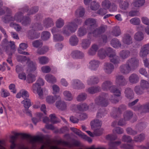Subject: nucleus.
I'll list each match as a JSON object with an SVG mask.
<instances>
[{
    "instance_id": "nucleus-2",
    "label": "nucleus",
    "mask_w": 149,
    "mask_h": 149,
    "mask_svg": "<svg viewBox=\"0 0 149 149\" xmlns=\"http://www.w3.org/2000/svg\"><path fill=\"white\" fill-rule=\"evenodd\" d=\"M101 88L104 91L109 90L113 93L114 96H112L109 99L114 103L118 102L119 100L115 99V96L119 97L121 95V91L115 85H113V83L110 80H106L104 81L102 84Z\"/></svg>"
},
{
    "instance_id": "nucleus-15",
    "label": "nucleus",
    "mask_w": 149,
    "mask_h": 149,
    "mask_svg": "<svg viewBox=\"0 0 149 149\" xmlns=\"http://www.w3.org/2000/svg\"><path fill=\"white\" fill-rule=\"evenodd\" d=\"M115 82L118 86H123L127 84V81L123 75L118 74L116 77Z\"/></svg>"
},
{
    "instance_id": "nucleus-22",
    "label": "nucleus",
    "mask_w": 149,
    "mask_h": 149,
    "mask_svg": "<svg viewBox=\"0 0 149 149\" xmlns=\"http://www.w3.org/2000/svg\"><path fill=\"white\" fill-rule=\"evenodd\" d=\"M122 41L124 44L129 45L132 43V38L129 34H124L122 38Z\"/></svg>"
},
{
    "instance_id": "nucleus-45",
    "label": "nucleus",
    "mask_w": 149,
    "mask_h": 149,
    "mask_svg": "<svg viewBox=\"0 0 149 149\" xmlns=\"http://www.w3.org/2000/svg\"><path fill=\"white\" fill-rule=\"evenodd\" d=\"M141 87L143 90L147 89L149 88V84L148 82L144 80H142L140 82Z\"/></svg>"
},
{
    "instance_id": "nucleus-21",
    "label": "nucleus",
    "mask_w": 149,
    "mask_h": 149,
    "mask_svg": "<svg viewBox=\"0 0 149 149\" xmlns=\"http://www.w3.org/2000/svg\"><path fill=\"white\" fill-rule=\"evenodd\" d=\"M99 49V45L96 44H93L88 50L87 53L89 56H94L96 54Z\"/></svg>"
},
{
    "instance_id": "nucleus-54",
    "label": "nucleus",
    "mask_w": 149,
    "mask_h": 149,
    "mask_svg": "<svg viewBox=\"0 0 149 149\" xmlns=\"http://www.w3.org/2000/svg\"><path fill=\"white\" fill-rule=\"evenodd\" d=\"M30 22V19L29 17H23L21 22L22 25L26 26L29 24Z\"/></svg>"
},
{
    "instance_id": "nucleus-63",
    "label": "nucleus",
    "mask_w": 149,
    "mask_h": 149,
    "mask_svg": "<svg viewBox=\"0 0 149 149\" xmlns=\"http://www.w3.org/2000/svg\"><path fill=\"white\" fill-rule=\"evenodd\" d=\"M38 7L37 6L32 8L29 10H27V12L29 15L33 14L38 12Z\"/></svg>"
},
{
    "instance_id": "nucleus-8",
    "label": "nucleus",
    "mask_w": 149,
    "mask_h": 149,
    "mask_svg": "<svg viewBox=\"0 0 149 149\" xmlns=\"http://www.w3.org/2000/svg\"><path fill=\"white\" fill-rule=\"evenodd\" d=\"M44 84V80L41 78H39L32 86V90L33 93H37L40 99H43V91L41 86H43Z\"/></svg>"
},
{
    "instance_id": "nucleus-3",
    "label": "nucleus",
    "mask_w": 149,
    "mask_h": 149,
    "mask_svg": "<svg viewBox=\"0 0 149 149\" xmlns=\"http://www.w3.org/2000/svg\"><path fill=\"white\" fill-rule=\"evenodd\" d=\"M139 61L135 58L128 59L125 64H123L120 67V71L124 74H128L134 71L139 66Z\"/></svg>"
},
{
    "instance_id": "nucleus-34",
    "label": "nucleus",
    "mask_w": 149,
    "mask_h": 149,
    "mask_svg": "<svg viewBox=\"0 0 149 149\" xmlns=\"http://www.w3.org/2000/svg\"><path fill=\"white\" fill-rule=\"evenodd\" d=\"M100 90V88L98 86H91L88 88L86 91L91 94H94L99 91Z\"/></svg>"
},
{
    "instance_id": "nucleus-20",
    "label": "nucleus",
    "mask_w": 149,
    "mask_h": 149,
    "mask_svg": "<svg viewBox=\"0 0 149 149\" xmlns=\"http://www.w3.org/2000/svg\"><path fill=\"white\" fill-rule=\"evenodd\" d=\"M110 45L116 49H118L119 48L122 49L124 48L121 42L116 38H114L111 40Z\"/></svg>"
},
{
    "instance_id": "nucleus-7",
    "label": "nucleus",
    "mask_w": 149,
    "mask_h": 149,
    "mask_svg": "<svg viewBox=\"0 0 149 149\" xmlns=\"http://www.w3.org/2000/svg\"><path fill=\"white\" fill-rule=\"evenodd\" d=\"M11 13L6 12L7 15L2 18V21L6 23H8L10 21H15L17 22H21L23 16V14L21 12H18L15 15L14 17L11 16L12 11Z\"/></svg>"
},
{
    "instance_id": "nucleus-56",
    "label": "nucleus",
    "mask_w": 149,
    "mask_h": 149,
    "mask_svg": "<svg viewBox=\"0 0 149 149\" xmlns=\"http://www.w3.org/2000/svg\"><path fill=\"white\" fill-rule=\"evenodd\" d=\"M145 3V0H136L133 3L134 6L137 7L142 6Z\"/></svg>"
},
{
    "instance_id": "nucleus-32",
    "label": "nucleus",
    "mask_w": 149,
    "mask_h": 149,
    "mask_svg": "<svg viewBox=\"0 0 149 149\" xmlns=\"http://www.w3.org/2000/svg\"><path fill=\"white\" fill-rule=\"evenodd\" d=\"M125 97L129 99L133 98L134 95L133 90L129 88H127L125 89Z\"/></svg>"
},
{
    "instance_id": "nucleus-11",
    "label": "nucleus",
    "mask_w": 149,
    "mask_h": 149,
    "mask_svg": "<svg viewBox=\"0 0 149 149\" xmlns=\"http://www.w3.org/2000/svg\"><path fill=\"white\" fill-rule=\"evenodd\" d=\"M108 96L105 93H103L95 100L96 105L106 107L108 105Z\"/></svg>"
},
{
    "instance_id": "nucleus-62",
    "label": "nucleus",
    "mask_w": 149,
    "mask_h": 149,
    "mask_svg": "<svg viewBox=\"0 0 149 149\" xmlns=\"http://www.w3.org/2000/svg\"><path fill=\"white\" fill-rule=\"evenodd\" d=\"M41 70L42 72L44 73H48L51 70L50 67L48 65L44 66L41 68Z\"/></svg>"
},
{
    "instance_id": "nucleus-16",
    "label": "nucleus",
    "mask_w": 149,
    "mask_h": 149,
    "mask_svg": "<svg viewBox=\"0 0 149 149\" xmlns=\"http://www.w3.org/2000/svg\"><path fill=\"white\" fill-rule=\"evenodd\" d=\"M71 86L73 88L77 90L85 88L84 84L78 79H74L72 81Z\"/></svg>"
},
{
    "instance_id": "nucleus-49",
    "label": "nucleus",
    "mask_w": 149,
    "mask_h": 149,
    "mask_svg": "<svg viewBox=\"0 0 149 149\" xmlns=\"http://www.w3.org/2000/svg\"><path fill=\"white\" fill-rule=\"evenodd\" d=\"M51 36L50 33L47 31H44L42 32L41 38L42 40H46L49 39Z\"/></svg>"
},
{
    "instance_id": "nucleus-57",
    "label": "nucleus",
    "mask_w": 149,
    "mask_h": 149,
    "mask_svg": "<svg viewBox=\"0 0 149 149\" xmlns=\"http://www.w3.org/2000/svg\"><path fill=\"white\" fill-rule=\"evenodd\" d=\"M100 5L99 3L95 1L92 2L91 3L90 8L93 10H96L99 8Z\"/></svg>"
},
{
    "instance_id": "nucleus-38",
    "label": "nucleus",
    "mask_w": 149,
    "mask_h": 149,
    "mask_svg": "<svg viewBox=\"0 0 149 149\" xmlns=\"http://www.w3.org/2000/svg\"><path fill=\"white\" fill-rule=\"evenodd\" d=\"M102 124V122L99 120L95 119L91 121V125L92 128L100 127Z\"/></svg>"
},
{
    "instance_id": "nucleus-58",
    "label": "nucleus",
    "mask_w": 149,
    "mask_h": 149,
    "mask_svg": "<svg viewBox=\"0 0 149 149\" xmlns=\"http://www.w3.org/2000/svg\"><path fill=\"white\" fill-rule=\"evenodd\" d=\"M10 93L6 89L2 88L1 91V96L3 97H7L10 95Z\"/></svg>"
},
{
    "instance_id": "nucleus-60",
    "label": "nucleus",
    "mask_w": 149,
    "mask_h": 149,
    "mask_svg": "<svg viewBox=\"0 0 149 149\" xmlns=\"http://www.w3.org/2000/svg\"><path fill=\"white\" fill-rule=\"evenodd\" d=\"M70 129L76 134L81 137H82L84 133L82 132L79 130L74 127H71Z\"/></svg>"
},
{
    "instance_id": "nucleus-17",
    "label": "nucleus",
    "mask_w": 149,
    "mask_h": 149,
    "mask_svg": "<svg viewBox=\"0 0 149 149\" xmlns=\"http://www.w3.org/2000/svg\"><path fill=\"white\" fill-rule=\"evenodd\" d=\"M103 70L107 74H110L114 69V66L113 64L109 62H106L104 65Z\"/></svg>"
},
{
    "instance_id": "nucleus-64",
    "label": "nucleus",
    "mask_w": 149,
    "mask_h": 149,
    "mask_svg": "<svg viewBox=\"0 0 149 149\" xmlns=\"http://www.w3.org/2000/svg\"><path fill=\"white\" fill-rule=\"evenodd\" d=\"M143 112H149V103L141 106Z\"/></svg>"
},
{
    "instance_id": "nucleus-28",
    "label": "nucleus",
    "mask_w": 149,
    "mask_h": 149,
    "mask_svg": "<svg viewBox=\"0 0 149 149\" xmlns=\"http://www.w3.org/2000/svg\"><path fill=\"white\" fill-rule=\"evenodd\" d=\"M63 95L65 100L68 101H70L73 99V97L71 92L68 90H65L63 92Z\"/></svg>"
},
{
    "instance_id": "nucleus-51",
    "label": "nucleus",
    "mask_w": 149,
    "mask_h": 149,
    "mask_svg": "<svg viewBox=\"0 0 149 149\" xmlns=\"http://www.w3.org/2000/svg\"><path fill=\"white\" fill-rule=\"evenodd\" d=\"M111 4V2L109 1L105 0L102 2V6L104 8L107 10L109 8Z\"/></svg>"
},
{
    "instance_id": "nucleus-52",
    "label": "nucleus",
    "mask_w": 149,
    "mask_h": 149,
    "mask_svg": "<svg viewBox=\"0 0 149 149\" xmlns=\"http://www.w3.org/2000/svg\"><path fill=\"white\" fill-rule=\"evenodd\" d=\"M129 4L127 1L121 2L120 3V7L123 10H126L128 8Z\"/></svg>"
},
{
    "instance_id": "nucleus-24",
    "label": "nucleus",
    "mask_w": 149,
    "mask_h": 149,
    "mask_svg": "<svg viewBox=\"0 0 149 149\" xmlns=\"http://www.w3.org/2000/svg\"><path fill=\"white\" fill-rule=\"evenodd\" d=\"M43 24L44 26L47 28H48L53 26L54 23L52 19L49 17H47L44 20Z\"/></svg>"
},
{
    "instance_id": "nucleus-33",
    "label": "nucleus",
    "mask_w": 149,
    "mask_h": 149,
    "mask_svg": "<svg viewBox=\"0 0 149 149\" xmlns=\"http://www.w3.org/2000/svg\"><path fill=\"white\" fill-rule=\"evenodd\" d=\"M109 54V53L107 51V49L106 51L104 49H101L98 51L97 55L100 59H103L105 58L107 55H108Z\"/></svg>"
},
{
    "instance_id": "nucleus-13",
    "label": "nucleus",
    "mask_w": 149,
    "mask_h": 149,
    "mask_svg": "<svg viewBox=\"0 0 149 149\" xmlns=\"http://www.w3.org/2000/svg\"><path fill=\"white\" fill-rule=\"evenodd\" d=\"M43 29V27L40 24L36 23L32 26V29L30 30L28 32L27 35L30 39L37 38L40 36V34L38 35L37 37L35 36V33L34 31L41 30Z\"/></svg>"
},
{
    "instance_id": "nucleus-14",
    "label": "nucleus",
    "mask_w": 149,
    "mask_h": 149,
    "mask_svg": "<svg viewBox=\"0 0 149 149\" xmlns=\"http://www.w3.org/2000/svg\"><path fill=\"white\" fill-rule=\"evenodd\" d=\"M88 106L85 103H83L77 105L72 104L70 107L71 110L74 112H77L76 108L80 111H85L88 109Z\"/></svg>"
},
{
    "instance_id": "nucleus-47",
    "label": "nucleus",
    "mask_w": 149,
    "mask_h": 149,
    "mask_svg": "<svg viewBox=\"0 0 149 149\" xmlns=\"http://www.w3.org/2000/svg\"><path fill=\"white\" fill-rule=\"evenodd\" d=\"M134 38L136 40L140 41L143 40L144 38L143 34L141 32H138L135 34Z\"/></svg>"
},
{
    "instance_id": "nucleus-50",
    "label": "nucleus",
    "mask_w": 149,
    "mask_h": 149,
    "mask_svg": "<svg viewBox=\"0 0 149 149\" xmlns=\"http://www.w3.org/2000/svg\"><path fill=\"white\" fill-rule=\"evenodd\" d=\"M22 103L24 104V106L25 109H28L31 106L30 100L28 98L24 99L22 102Z\"/></svg>"
},
{
    "instance_id": "nucleus-59",
    "label": "nucleus",
    "mask_w": 149,
    "mask_h": 149,
    "mask_svg": "<svg viewBox=\"0 0 149 149\" xmlns=\"http://www.w3.org/2000/svg\"><path fill=\"white\" fill-rule=\"evenodd\" d=\"M10 26L14 28L17 31H20L22 29L21 26L13 22L11 23L10 24Z\"/></svg>"
},
{
    "instance_id": "nucleus-39",
    "label": "nucleus",
    "mask_w": 149,
    "mask_h": 149,
    "mask_svg": "<svg viewBox=\"0 0 149 149\" xmlns=\"http://www.w3.org/2000/svg\"><path fill=\"white\" fill-rule=\"evenodd\" d=\"M36 117L32 119V121L35 125H36L37 123L41 121V119L43 117V115L41 113H38L36 114Z\"/></svg>"
},
{
    "instance_id": "nucleus-55",
    "label": "nucleus",
    "mask_w": 149,
    "mask_h": 149,
    "mask_svg": "<svg viewBox=\"0 0 149 149\" xmlns=\"http://www.w3.org/2000/svg\"><path fill=\"white\" fill-rule=\"evenodd\" d=\"M65 144L69 147H73L74 146H77L80 145L79 142L77 141H74L72 143L69 142H65Z\"/></svg>"
},
{
    "instance_id": "nucleus-19",
    "label": "nucleus",
    "mask_w": 149,
    "mask_h": 149,
    "mask_svg": "<svg viewBox=\"0 0 149 149\" xmlns=\"http://www.w3.org/2000/svg\"><path fill=\"white\" fill-rule=\"evenodd\" d=\"M149 53V44H147L143 46L141 48L139 55L143 58L146 57Z\"/></svg>"
},
{
    "instance_id": "nucleus-5",
    "label": "nucleus",
    "mask_w": 149,
    "mask_h": 149,
    "mask_svg": "<svg viewBox=\"0 0 149 149\" xmlns=\"http://www.w3.org/2000/svg\"><path fill=\"white\" fill-rule=\"evenodd\" d=\"M21 135L23 137L29 139V143L34 145L36 142L42 143L43 142V138L40 136H37L33 137L26 134L15 133L14 136L10 138V142H15L18 136L19 135Z\"/></svg>"
},
{
    "instance_id": "nucleus-10",
    "label": "nucleus",
    "mask_w": 149,
    "mask_h": 149,
    "mask_svg": "<svg viewBox=\"0 0 149 149\" xmlns=\"http://www.w3.org/2000/svg\"><path fill=\"white\" fill-rule=\"evenodd\" d=\"M107 51L109 53L108 56L110 61L115 65L120 63V57L117 55L115 51L112 48L109 47L107 48Z\"/></svg>"
},
{
    "instance_id": "nucleus-43",
    "label": "nucleus",
    "mask_w": 149,
    "mask_h": 149,
    "mask_svg": "<svg viewBox=\"0 0 149 149\" xmlns=\"http://www.w3.org/2000/svg\"><path fill=\"white\" fill-rule=\"evenodd\" d=\"M55 24L57 28H61L65 24L64 20L62 18H59L56 21Z\"/></svg>"
},
{
    "instance_id": "nucleus-46",
    "label": "nucleus",
    "mask_w": 149,
    "mask_h": 149,
    "mask_svg": "<svg viewBox=\"0 0 149 149\" xmlns=\"http://www.w3.org/2000/svg\"><path fill=\"white\" fill-rule=\"evenodd\" d=\"M36 76L31 74H29L26 77V81L28 83H32L36 79Z\"/></svg>"
},
{
    "instance_id": "nucleus-30",
    "label": "nucleus",
    "mask_w": 149,
    "mask_h": 149,
    "mask_svg": "<svg viewBox=\"0 0 149 149\" xmlns=\"http://www.w3.org/2000/svg\"><path fill=\"white\" fill-rule=\"evenodd\" d=\"M129 81L132 84H136L139 81V77L138 75L135 73L131 74L129 77Z\"/></svg>"
},
{
    "instance_id": "nucleus-27",
    "label": "nucleus",
    "mask_w": 149,
    "mask_h": 149,
    "mask_svg": "<svg viewBox=\"0 0 149 149\" xmlns=\"http://www.w3.org/2000/svg\"><path fill=\"white\" fill-rule=\"evenodd\" d=\"M99 82L98 77L95 76H91L89 77L87 80V83L89 85H92L97 84Z\"/></svg>"
},
{
    "instance_id": "nucleus-37",
    "label": "nucleus",
    "mask_w": 149,
    "mask_h": 149,
    "mask_svg": "<svg viewBox=\"0 0 149 149\" xmlns=\"http://www.w3.org/2000/svg\"><path fill=\"white\" fill-rule=\"evenodd\" d=\"M38 60L39 63L42 65L47 64L49 61V58L45 56H41L39 57Z\"/></svg>"
},
{
    "instance_id": "nucleus-1",
    "label": "nucleus",
    "mask_w": 149,
    "mask_h": 149,
    "mask_svg": "<svg viewBox=\"0 0 149 149\" xmlns=\"http://www.w3.org/2000/svg\"><path fill=\"white\" fill-rule=\"evenodd\" d=\"M85 24L90 26L88 29V34L92 33L94 36L96 37H100L101 34L104 32L106 28V26H102L94 30L97 26L96 20L93 18L87 19L85 22Z\"/></svg>"
},
{
    "instance_id": "nucleus-26",
    "label": "nucleus",
    "mask_w": 149,
    "mask_h": 149,
    "mask_svg": "<svg viewBox=\"0 0 149 149\" xmlns=\"http://www.w3.org/2000/svg\"><path fill=\"white\" fill-rule=\"evenodd\" d=\"M130 55V52L128 50H123L121 51L119 53L120 58L122 60H124L127 58Z\"/></svg>"
},
{
    "instance_id": "nucleus-61",
    "label": "nucleus",
    "mask_w": 149,
    "mask_h": 149,
    "mask_svg": "<svg viewBox=\"0 0 149 149\" xmlns=\"http://www.w3.org/2000/svg\"><path fill=\"white\" fill-rule=\"evenodd\" d=\"M48 50V48L47 47H45L41 49H38L37 53L39 54H43L47 52Z\"/></svg>"
},
{
    "instance_id": "nucleus-44",
    "label": "nucleus",
    "mask_w": 149,
    "mask_h": 149,
    "mask_svg": "<svg viewBox=\"0 0 149 149\" xmlns=\"http://www.w3.org/2000/svg\"><path fill=\"white\" fill-rule=\"evenodd\" d=\"M56 95L54 96L52 95H49L47 96L46 98V101L49 104H52L54 103L56 99Z\"/></svg>"
},
{
    "instance_id": "nucleus-6",
    "label": "nucleus",
    "mask_w": 149,
    "mask_h": 149,
    "mask_svg": "<svg viewBox=\"0 0 149 149\" xmlns=\"http://www.w3.org/2000/svg\"><path fill=\"white\" fill-rule=\"evenodd\" d=\"M17 59L18 61L21 62L27 61L28 68L27 70L28 72H33L36 70L37 66L36 63L34 61H31L29 58H27L25 56L19 55L17 56Z\"/></svg>"
},
{
    "instance_id": "nucleus-29",
    "label": "nucleus",
    "mask_w": 149,
    "mask_h": 149,
    "mask_svg": "<svg viewBox=\"0 0 149 149\" xmlns=\"http://www.w3.org/2000/svg\"><path fill=\"white\" fill-rule=\"evenodd\" d=\"M79 42V39L75 35L72 36L69 38V43L72 46H76L78 45Z\"/></svg>"
},
{
    "instance_id": "nucleus-40",
    "label": "nucleus",
    "mask_w": 149,
    "mask_h": 149,
    "mask_svg": "<svg viewBox=\"0 0 149 149\" xmlns=\"http://www.w3.org/2000/svg\"><path fill=\"white\" fill-rule=\"evenodd\" d=\"M87 95L85 93H79L76 98L77 101L78 102H82L84 101L87 98Z\"/></svg>"
},
{
    "instance_id": "nucleus-18",
    "label": "nucleus",
    "mask_w": 149,
    "mask_h": 149,
    "mask_svg": "<svg viewBox=\"0 0 149 149\" xmlns=\"http://www.w3.org/2000/svg\"><path fill=\"white\" fill-rule=\"evenodd\" d=\"M100 64V62L98 60H92L89 62L88 68L91 70L96 71L97 69Z\"/></svg>"
},
{
    "instance_id": "nucleus-25",
    "label": "nucleus",
    "mask_w": 149,
    "mask_h": 149,
    "mask_svg": "<svg viewBox=\"0 0 149 149\" xmlns=\"http://www.w3.org/2000/svg\"><path fill=\"white\" fill-rule=\"evenodd\" d=\"M91 43V40L88 38H85L82 40L80 45L83 49H86L89 47Z\"/></svg>"
},
{
    "instance_id": "nucleus-12",
    "label": "nucleus",
    "mask_w": 149,
    "mask_h": 149,
    "mask_svg": "<svg viewBox=\"0 0 149 149\" xmlns=\"http://www.w3.org/2000/svg\"><path fill=\"white\" fill-rule=\"evenodd\" d=\"M56 99H57L55 104L56 108L62 111L66 110L67 109L66 103L62 100L61 97L60 95H56Z\"/></svg>"
},
{
    "instance_id": "nucleus-36",
    "label": "nucleus",
    "mask_w": 149,
    "mask_h": 149,
    "mask_svg": "<svg viewBox=\"0 0 149 149\" xmlns=\"http://www.w3.org/2000/svg\"><path fill=\"white\" fill-rule=\"evenodd\" d=\"M3 2L1 0H0V15L4 14L5 12H8L11 13L10 10L6 7H3Z\"/></svg>"
},
{
    "instance_id": "nucleus-53",
    "label": "nucleus",
    "mask_w": 149,
    "mask_h": 149,
    "mask_svg": "<svg viewBox=\"0 0 149 149\" xmlns=\"http://www.w3.org/2000/svg\"><path fill=\"white\" fill-rule=\"evenodd\" d=\"M130 23L134 25L139 24L141 22L140 19L137 17H134L132 18L130 20Z\"/></svg>"
},
{
    "instance_id": "nucleus-31",
    "label": "nucleus",
    "mask_w": 149,
    "mask_h": 149,
    "mask_svg": "<svg viewBox=\"0 0 149 149\" xmlns=\"http://www.w3.org/2000/svg\"><path fill=\"white\" fill-rule=\"evenodd\" d=\"M45 79L48 83L54 84L56 82L57 79L56 77L51 74H47L45 77Z\"/></svg>"
},
{
    "instance_id": "nucleus-9",
    "label": "nucleus",
    "mask_w": 149,
    "mask_h": 149,
    "mask_svg": "<svg viewBox=\"0 0 149 149\" xmlns=\"http://www.w3.org/2000/svg\"><path fill=\"white\" fill-rule=\"evenodd\" d=\"M1 45L2 47V48L6 47V51L10 56L12 55V52L15 51L14 42L11 41L9 42L6 39H4L2 42Z\"/></svg>"
},
{
    "instance_id": "nucleus-23",
    "label": "nucleus",
    "mask_w": 149,
    "mask_h": 149,
    "mask_svg": "<svg viewBox=\"0 0 149 149\" xmlns=\"http://www.w3.org/2000/svg\"><path fill=\"white\" fill-rule=\"evenodd\" d=\"M71 56L74 58L81 59L84 57V54L81 51L76 50L72 52Z\"/></svg>"
},
{
    "instance_id": "nucleus-35",
    "label": "nucleus",
    "mask_w": 149,
    "mask_h": 149,
    "mask_svg": "<svg viewBox=\"0 0 149 149\" xmlns=\"http://www.w3.org/2000/svg\"><path fill=\"white\" fill-rule=\"evenodd\" d=\"M84 9L81 6L79 7L75 12V15L79 17H83L84 15Z\"/></svg>"
},
{
    "instance_id": "nucleus-41",
    "label": "nucleus",
    "mask_w": 149,
    "mask_h": 149,
    "mask_svg": "<svg viewBox=\"0 0 149 149\" xmlns=\"http://www.w3.org/2000/svg\"><path fill=\"white\" fill-rule=\"evenodd\" d=\"M111 33L112 35L115 37H117L120 36L121 34V32L119 27L117 26L114 27Z\"/></svg>"
},
{
    "instance_id": "nucleus-4",
    "label": "nucleus",
    "mask_w": 149,
    "mask_h": 149,
    "mask_svg": "<svg viewBox=\"0 0 149 149\" xmlns=\"http://www.w3.org/2000/svg\"><path fill=\"white\" fill-rule=\"evenodd\" d=\"M82 22L81 19L75 18L72 21L67 22L62 29L61 33L66 36H69L77 29L78 25Z\"/></svg>"
},
{
    "instance_id": "nucleus-48",
    "label": "nucleus",
    "mask_w": 149,
    "mask_h": 149,
    "mask_svg": "<svg viewBox=\"0 0 149 149\" xmlns=\"http://www.w3.org/2000/svg\"><path fill=\"white\" fill-rule=\"evenodd\" d=\"M87 33L86 29L83 27L80 28L78 31V35L81 37L85 35Z\"/></svg>"
},
{
    "instance_id": "nucleus-42",
    "label": "nucleus",
    "mask_w": 149,
    "mask_h": 149,
    "mask_svg": "<svg viewBox=\"0 0 149 149\" xmlns=\"http://www.w3.org/2000/svg\"><path fill=\"white\" fill-rule=\"evenodd\" d=\"M132 112L130 111H125L123 114V118L125 120H130L133 116Z\"/></svg>"
}]
</instances>
